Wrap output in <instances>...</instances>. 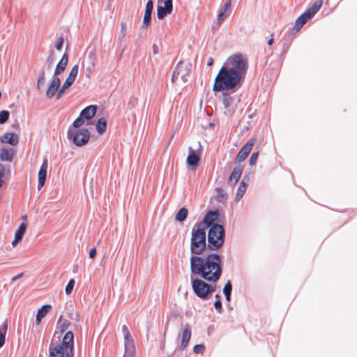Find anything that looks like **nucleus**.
Returning a JSON list of instances; mask_svg holds the SVG:
<instances>
[{
	"instance_id": "nucleus-38",
	"label": "nucleus",
	"mask_w": 357,
	"mask_h": 357,
	"mask_svg": "<svg viewBox=\"0 0 357 357\" xmlns=\"http://www.w3.org/2000/svg\"><path fill=\"white\" fill-rule=\"evenodd\" d=\"M74 285H75V280L73 279H70L65 289V291L67 295H69L71 294V292L73 289Z\"/></svg>"
},
{
	"instance_id": "nucleus-17",
	"label": "nucleus",
	"mask_w": 357,
	"mask_h": 357,
	"mask_svg": "<svg viewBox=\"0 0 357 357\" xmlns=\"http://www.w3.org/2000/svg\"><path fill=\"white\" fill-rule=\"evenodd\" d=\"M200 161V157L191 148L189 149V154L187 158V164L195 169Z\"/></svg>"
},
{
	"instance_id": "nucleus-61",
	"label": "nucleus",
	"mask_w": 357,
	"mask_h": 357,
	"mask_svg": "<svg viewBox=\"0 0 357 357\" xmlns=\"http://www.w3.org/2000/svg\"><path fill=\"white\" fill-rule=\"evenodd\" d=\"M3 184V181L1 178H0V188L2 187Z\"/></svg>"
},
{
	"instance_id": "nucleus-56",
	"label": "nucleus",
	"mask_w": 357,
	"mask_h": 357,
	"mask_svg": "<svg viewBox=\"0 0 357 357\" xmlns=\"http://www.w3.org/2000/svg\"><path fill=\"white\" fill-rule=\"evenodd\" d=\"M67 82H70V84H73L74 82H75V79L69 76H68V77L66 78V79Z\"/></svg>"
},
{
	"instance_id": "nucleus-4",
	"label": "nucleus",
	"mask_w": 357,
	"mask_h": 357,
	"mask_svg": "<svg viewBox=\"0 0 357 357\" xmlns=\"http://www.w3.org/2000/svg\"><path fill=\"white\" fill-rule=\"evenodd\" d=\"M190 280L192 288L195 295L202 300L208 298L209 295L215 291V285L213 286L206 283L204 278L198 274H192L190 272Z\"/></svg>"
},
{
	"instance_id": "nucleus-40",
	"label": "nucleus",
	"mask_w": 357,
	"mask_h": 357,
	"mask_svg": "<svg viewBox=\"0 0 357 357\" xmlns=\"http://www.w3.org/2000/svg\"><path fill=\"white\" fill-rule=\"evenodd\" d=\"M78 70H79V66L77 64H76L72 68L68 76L73 78L75 80L76 77L78 74Z\"/></svg>"
},
{
	"instance_id": "nucleus-34",
	"label": "nucleus",
	"mask_w": 357,
	"mask_h": 357,
	"mask_svg": "<svg viewBox=\"0 0 357 357\" xmlns=\"http://www.w3.org/2000/svg\"><path fill=\"white\" fill-rule=\"evenodd\" d=\"M151 13L144 12L143 18V27L146 29L151 25Z\"/></svg>"
},
{
	"instance_id": "nucleus-36",
	"label": "nucleus",
	"mask_w": 357,
	"mask_h": 357,
	"mask_svg": "<svg viewBox=\"0 0 357 357\" xmlns=\"http://www.w3.org/2000/svg\"><path fill=\"white\" fill-rule=\"evenodd\" d=\"M10 116V113L7 110H2L0 112V124L6 123Z\"/></svg>"
},
{
	"instance_id": "nucleus-2",
	"label": "nucleus",
	"mask_w": 357,
	"mask_h": 357,
	"mask_svg": "<svg viewBox=\"0 0 357 357\" xmlns=\"http://www.w3.org/2000/svg\"><path fill=\"white\" fill-rule=\"evenodd\" d=\"M249 66L246 54L236 53L229 56L217 74L213 91L234 92L244 79Z\"/></svg>"
},
{
	"instance_id": "nucleus-45",
	"label": "nucleus",
	"mask_w": 357,
	"mask_h": 357,
	"mask_svg": "<svg viewBox=\"0 0 357 357\" xmlns=\"http://www.w3.org/2000/svg\"><path fill=\"white\" fill-rule=\"evenodd\" d=\"M63 37H59L58 38V40H57V43L55 45V47L57 50H61V48H62V46H63Z\"/></svg>"
},
{
	"instance_id": "nucleus-18",
	"label": "nucleus",
	"mask_w": 357,
	"mask_h": 357,
	"mask_svg": "<svg viewBox=\"0 0 357 357\" xmlns=\"http://www.w3.org/2000/svg\"><path fill=\"white\" fill-rule=\"evenodd\" d=\"M48 167L47 160L45 159L38 172V185L43 186L45 182Z\"/></svg>"
},
{
	"instance_id": "nucleus-23",
	"label": "nucleus",
	"mask_w": 357,
	"mask_h": 357,
	"mask_svg": "<svg viewBox=\"0 0 357 357\" xmlns=\"http://www.w3.org/2000/svg\"><path fill=\"white\" fill-rule=\"evenodd\" d=\"M242 172L243 168L241 166H237L234 167L229 176V181L234 182V184H236L238 182V179L240 178Z\"/></svg>"
},
{
	"instance_id": "nucleus-25",
	"label": "nucleus",
	"mask_w": 357,
	"mask_h": 357,
	"mask_svg": "<svg viewBox=\"0 0 357 357\" xmlns=\"http://www.w3.org/2000/svg\"><path fill=\"white\" fill-rule=\"evenodd\" d=\"M246 189H247V185L243 181H242L240 183L239 186L238 188L237 193L236 195V199H241L243 197V195L245 194Z\"/></svg>"
},
{
	"instance_id": "nucleus-27",
	"label": "nucleus",
	"mask_w": 357,
	"mask_h": 357,
	"mask_svg": "<svg viewBox=\"0 0 357 357\" xmlns=\"http://www.w3.org/2000/svg\"><path fill=\"white\" fill-rule=\"evenodd\" d=\"M234 99L232 97L225 95L223 98V105L226 109L234 110V106L232 105Z\"/></svg>"
},
{
	"instance_id": "nucleus-62",
	"label": "nucleus",
	"mask_w": 357,
	"mask_h": 357,
	"mask_svg": "<svg viewBox=\"0 0 357 357\" xmlns=\"http://www.w3.org/2000/svg\"><path fill=\"white\" fill-rule=\"evenodd\" d=\"M215 298L218 299V300H220V295L219 294H216L215 295Z\"/></svg>"
},
{
	"instance_id": "nucleus-39",
	"label": "nucleus",
	"mask_w": 357,
	"mask_h": 357,
	"mask_svg": "<svg viewBox=\"0 0 357 357\" xmlns=\"http://www.w3.org/2000/svg\"><path fill=\"white\" fill-rule=\"evenodd\" d=\"M205 346L203 344H196L193 348V351L195 354H203L205 351Z\"/></svg>"
},
{
	"instance_id": "nucleus-8",
	"label": "nucleus",
	"mask_w": 357,
	"mask_h": 357,
	"mask_svg": "<svg viewBox=\"0 0 357 357\" xmlns=\"http://www.w3.org/2000/svg\"><path fill=\"white\" fill-rule=\"evenodd\" d=\"M68 137L73 141L75 146H82L88 143L90 139V132L86 128L73 130L70 128L68 130Z\"/></svg>"
},
{
	"instance_id": "nucleus-20",
	"label": "nucleus",
	"mask_w": 357,
	"mask_h": 357,
	"mask_svg": "<svg viewBox=\"0 0 357 357\" xmlns=\"http://www.w3.org/2000/svg\"><path fill=\"white\" fill-rule=\"evenodd\" d=\"M15 155V151L12 149L2 148L0 149V160L2 161L12 162Z\"/></svg>"
},
{
	"instance_id": "nucleus-30",
	"label": "nucleus",
	"mask_w": 357,
	"mask_h": 357,
	"mask_svg": "<svg viewBox=\"0 0 357 357\" xmlns=\"http://www.w3.org/2000/svg\"><path fill=\"white\" fill-rule=\"evenodd\" d=\"M52 308L50 305H43L37 312V315L38 317H41L42 319L45 317L47 313Z\"/></svg>"
},
{
	"instance_id": "nucleus-44",
	"label": "nucleus",
	"mask_w": 357,
	"mask_h": 357,
	"mask_svg": "<svg viewBox=\"0 0 357 357\" xmlns=\"http://www.w3.org/2000/svg\"><path fill=\"white\" fill-rule=\"evenodd\" d=\"M45 81V74H44V73H43L42 75L38 79L37 86L38 89L44 84Z\"/></svg>"
},
{
	"instance_id": "nucleus-5",
	"label": "nucleus",
	"mask_w": 357,
	"mask_h": 357,
	"mask_svg": "<svg viewBox=\"0 0 357 357\" xmlns=\"http://www.w3.org/2000/svg\"><path fill=\"white\" fill-rule=\"evenodd\" d=\"M225 231L222 225H213L208 228L207 234L208 249L216 251L221 248L225 243Z\"/></svg>"
},
{
	"instance_id": "nucleus-42",
	"label": "nucleus",
	"mask_w": 357,
	"mask_h": 357,
	"mask_svg": "<svg viewBox=\"0 0 357 357\" xmlns=\"http://www.w3.org/2000/svg\"><path fill=\"white\" fill-rule=\"evenodd\" d=\"M258 158V152L252 153L249 160V163L251 166L255 165Z\"/></svg>"
},
{
	"instance_id": "nucleus-43",
	"label": "nucleus",
	"mask_w": 357,
	"mask_h": 357,
	"mask_svg": "<svg viewBox=\"0 0 357 357\" xmlns=\"http://www.w3.org/2000/svg\"><path fill=\"white\" fill-rule=\"evenodd\" d=\"M153 8V1L152 0H149L146 4L145 12L152 13Z\"/></svg>"
},
{
	"instance_id": "nucleus-16",
	"label": "nucleus",
	"mask_w": 357,
	"mask_h": 357,
	"mask_svg": "<svg viewBox=\"0 0 357 357\" xmlns=\"http://www.w3.org/2000/svg\"><path fill=\"white\" fill-rule=\"evenodd\" d=\"M191 337V328L190 325L185 324L183 333H182V340L179 347V349L183 350L188 346L189 341Z\"/></svg>"
},
{
	"instance_id": "nucleus-58",
	"label": "nucleus",
	"mask_w": 357,
	"mask_h": 357,
	"mask_svg": "<svg viewBox=\"0 0 357 357\" xmlns=\"http://www.w3.org/2000/svg\"><path fill=\"white\" fill-rule=\"evenodd\" d=\"M79 314L78 313H77V312H76V313L75 314V317H73L72 316V317H71V319H76V320H78V319H79Z\"/></svg>"
},
{
	"instance_id": "nucleus-51",
	"label": "nucleus",
	"mask_w": 357,
	"mask_h": 357,
	"mask_svg": "<svg viewBox=\"0 0 357 357\" xmlns=\"http://www.w3.org/2000/svg\"><path fill=\"white\" fill-rule=\"evenodd\" d=\"M22 275H23V273H20V274H18V275H17L14 276V277L12 278V281H13V282H14V281H15V280H18V279L21 278L22 277Z\"/></svg>"
},
{
	"instance_id": "nucleus-10",
	"label": "nucleus",
	"mask_w": 357,
	"mask_h": 357,
	"mask_svg": "<svg viewBox=\"0 0 357 357\" xmlns=\"http://www.w3.org/2000/svg\"><path fill=\"white\" fill-rule=\"evenodd\" d=\"M219 213L218 211H210L204 216L203 220L195 225H202L200 227L210 228L213 225H218L215 223L218 219Z\"/></svg>"
},
{
	"instance_id": "nucleus-12",
	"label": "nucleus",
	"mask_w": 357,
	"mask_h": 357,
	"mask_svg": "<svg viewBox=\"0 0 357 357\" xmlns=\"http://www.w3.org/2000/svg\"><path fill=\"white\" fill-rule=\"evenodd\" d=\"M254 142V140H250L241 148L236 158L237 162H243L246 159L253 147Z\"/></svg>"
},
{
	"instance_id": "nucleus-55",
	"label": "nucleus",
	"mask_w": 357,
	"mask_h": 357,
	"mask_svg": "<svg viewBox=\"0 0 357 357\" xmlns=\"http://www.w3.org/2000/svg\"><path fill=\"white\" fill-rule=\"evenodd\" d=\"M135 351L132 352V354H129L128 352L125 351L124 356L123 357H134Z\"/></svg>"
},
{
	"instance_id": "nucleus-22",
	"label": "nucleus",
	"mask_w": 357,
	"mask_h": 357,
	"mask_svg": "<svg viewBox=\"0 0 357 357\" xmlns=\"http://www.w3.org/2000/svg\"><path fill=\"white\" fill-rule=\"evenodd\" d=\"M231 6V1L227 0L222 8L218 16V23L221 24L227 17V12Z\"/></svg>"
},
{
	"instance_id": "nucleus-26",
	"label": "nucleus",
	"mask_w": 357,
	"mask_h": 357,
	"mask_svg": "<svg viewBox=\"0 0 357 357\" xmlns=\"http://www.w3.org/2000/svg\"><path fill=\"white\" fill-rule=\"evenodd\" d=\"M188 211L185 208H181L176 213V220L178 222H183L187 216Z\"/></svg>"
},
{
	"instance_id": "nucleus-47",
	"label": "nucleus",
	"mask_w": 357,
	"mask_h": 357,
	"mask_svg": "<svg viewBox=\"0 0 357 357\" xmlns=\"http://www.w3.org/2000/svg\"><path fill=\"white\" fill-rule=\"evenodd\" d=\"M70 325V322L68 321H65L61 326V331L63 333L67 330L68 326Z\"/></svg>"
},
{
	"instance_id": "nucleus-48",
	"label": "nucleus",
	"mask_w": 357,
	"mask_h": 357,
	"mask_svg": "<svg viewBox=\"0 0 357 357\" xmlns=\"http://www.w3.org/2000/svg\"><path fill=\"white\" fill-rule=\"evenodd\" d=\"M96 255V248H93L92 249L90 250L89 251V257L91 259H93Z\"/></svg>"
},
{
	"instance_id": "nucleus-21",
	"label": "nucleus",
	"mask_w": 357,
	"mask_h": 357,
	"mask_svg": "<svg viewBox=\"0 0 357 357\" xmlns=\"http://www.w3.org/2000/svg\"><path fill=\"white\" fill-rule=\"evenodd\" d=\"M97 112V106L96 105H89L84 108L80 113L81 116H82L86 120L91 119L96 114Z\"/></svg>"
},
{
	"instance_id": "nucleus-46",
	"label": "nucleus",
	"mask_w": 357,
	"mask_h": 357,
	"mask_svg": "<svg viewBox=\"0 0 357 357\" xmlns=\"http://www.w3.org/2000/svg\"><path fill=\"white\" fill-rule=\"evenodd\" d=\"M214 307L218 312H222V302L220 300H217L214 303Z\"/></svg>"
},
{
	"instance_id": "nucleus-29",
	"label": "nucleus",
	"mask_w": 357,
	"mask_h": 357,
	"mask_svg": "<svg viewBox=\"0 0 357 357\" xmlns=\"http://www.w3.org/2000/svg\"><path fill=\"white\" fill-rule=\"evenodd\" d=\"M71 85L72 84L65 80V82H63L61 87L59 90V92L56 94V100H59L62 97L65 91L67 90Z\"/></svg>"
},
{
	"instance_id": "nucleus-41",
	"label": "nucleus",
	"mask_w": 357,
	"mask_h": 357,
	"mask_svg": "<svg viewBox=\"0 0 357 357\" xmlns=\"http://www.w3.org/2000/svg\"><path fill=\"white\" fill-rule=\"evenodd\" d=\"M231 291H232V284H231V281L228 280L223 288V294H231Z\"/></svg>"
},
{
	"instance_id": "nucleus-13",
	"label": "nucleus",
	"mask_w": 357,
	"mask_h": 357,
	"mask_svg": "<svg viewBox=\"0 0 357 357\" xmlns=\"http://www.w3.org/2000/svg\"><path fill=\"white\" fill-rule=\"evenodd\" d=\"M96 54L95 52H90L88 54V63L86 68V77L90 78L95 70L96 66Z\"/></svg>"
},
{
	"instance_id": "nucleus-53",
	"label": "nucleus",
	"mask_w": 357,
	"mask_h": 357,
	"mask_svg": "<svg viewBox=\"0 0 357 357\" xmlns=\"http://www.w3.org/2000/svg\"><path fill=\"white\" fill-rule=\"evenodd\" d=\"M22 239H18V238H17L16 236H15V238H14V240L12 242V245L13 246H15Z\"/></svg>"
},
{
	"instance_id": "nucleus-31",
	"label": "nucleus",
	"mask_w": 357,
	"mask_h": 357,
	"mask_svg": "<svg viewBox=\"0 0 357 357\" xmlns=\"http://www.w3.org/2000/svg\"><path fill=\"white\" fill-rule=\"evenodd\" d=\"M215 193L216 195L215 198L216 201H223L227 198L225 190L220 188H217L215 189Z\"/></svg>"
},
{
	"instance_id": "nucleus-49",
	"label": "nucleus",
	"mask_w": 357,
	"mask_h": 357,
	"mask_svg": "<svg viewBox=\"0 0 357 357\" xmlns=\"http://www.w3.org/2000/svg\"><path fill=\"white\" fill-rule=\"evenodd\" d=\"M5 173V167L0 164V178L2 179V177L4 176Z\"/></svg>"
},
{
	"instance_id": "nucleus-37",
	"label": "nucleus",
	"mask_w": 357,
	"mask_h": 357,
	"mask_svg": "<svg viewBox=\"0 0 357 357\" xmlns=\"http://www.w3.org/2000/svg\"><path fill=\"white\" fill-rule=\"evenodd\" d=\"M84 119H85L80 114L79 116L74 121L73 123V127L75 128L82 127L84 125Z\"/></svg>"
},
{
	"instance_id": "nucleus-11",
	"label": "nucleus",
	"mask_w": 357,
	"mask_h": 357,
	"mask_svg": "<svg viewBox=\"0 0 357 357\" xmlns=\"http://www.w3.org/2000/svg\"><path fill=\"white\" fill-rule=\"evenodd\" d=\"M122 333L124 337L125 351L129 354H132V351H135V344L130 336L128 328L126 325L122 326Z\"/></svg>"
},
{
	"instance_id": "nucleus-32",
	"label": "nucleus",
	"mask_w": 357,
	"mask_h": 357,
	"mask_svg": "<svg viewBox=\"0 0 357 357\" xmlns=\"http://www.w3.org/2000/svg\"><path fill=\"white\" fill-rule=\"evenodd\" d=\"M127 23L126 22H121V29L119 33V39L123 41L127 36Z\"/></svg>"
},
{
	"instance_id": "nucleus-14",
	"label": "nucleus",
	"mask_w": 357,
	"mask_h": 357,
	"mask_svg": "<svg viewBox=\"0 0 357 357\" xmlns=\"http://www.w3.org/2000/svg\"><path fill=\"white\" fill-rule=\"evenodd\" d=\"M60 84L61 80L59 77H56L53 78L46 91L47 98H52L54 96L57 94L56 93H58L60 89Z\"/></svg>"
},
{
	"instance_id": "nucleus-63",
	"label": "nucleus",
	"mask_w": 357,
	"mask_h": 357,
	"mask_svg": "<svg viewBox=\"0 0 357 357\" xmlns=\"http://www.w3.org/2000/svg\"><path fill=\"white\" fill-rule=\"evenodd\" d=\"M61 319H62V315H61V316L59 317V321H60L61 320Z\"/></svg>"
},
{
	"instance_id": "nucleus-35",
	"label": "nucleus",
	"mask_w": 357,
	"mask_h": 357,
	"mask_svg": "<svg viewBox=\"0 0 357 357\" xmlns=\"http://www.w3.org/2000/svg\"><path fill=\"white\" fill-rule=\"evenodd\" d=\"M138 104V98L135 96H132L128 102V107L130 109H133Z\"/></svg>"
},
{
	"instance_id": "nucleus-50",
	"label": "nucleus",
	"mask_w": 357,
	"mask_h": 357,
	"mask_svg": "<svg viewBox=\"0 0 357 357\" xmlns=\"http://www.w3.org/2000/svg\"><path fill=\"white\" fill-rule=\"evenodd\" d=\"M273 36H274V33H273L271 35V38L267 42L268 45H270V46L272 45L273 43V41H274Z\"/></svg>"
},
{
	"instance_id": "nucleus-52",
	"label": "nucleus",
	"mask_w": 357,
	"mask_h": 357,
	"mask_svg": "<svg viewBox=\"0 0 357 357\" xmlns=\"http://www.w3.org/2000/svg\"><path fill=\"white\" fill-rule=\"evenodd\" d=\"M169 319L167 320L166 323H165V331H164V333H163V336L164 337H165L166 335V332L167 331V328H168V324H169Z\"/></svg>"
},
{
	"instance_id": "nucleus-54",
	"label": "nucleus",
	"mask_w": 357,
	"mask_h": 357,
	"mask_svg": "<svg viewBox=\"0 0 357 357\" xmlns=\"http://www.w3.org/2000/svg\"><path fill=\"white\" fill-rule=\"evenodd\" d=\"M213 59L212 57L208 58V61H207V65L208 66H211L213 65Z\"/></svg>"
},
{
	"instance_id": "nucleus-6",
	"label": "nucleus",
	"mask_w": 357,
	"mask_h": 357,
	"mask_svg": "<svg viewBox=\"0 0 357 357\" xmlns=\"http://www.w3.org/2000/svg\"><path fill=\"white\" fill-rule=\"evenodd\" d=\"M192 67V64L189 61L178 62L173 72L172 82L174 83L181 82L183 84H186L189 81Z\"/></svg>"
},
{
	"instance_id": "nucleus-9",
	"label": "nucleus",
	"mask_w": 357,
	"mask_h": 357,
	"mask_svg": "<svg viewBox=\"0 0 357 357\" xmlns=\"http://www.w3.org/2000/svg\"><path fill=\"white\" fill-rule=\"evenodd\" d=\"M172 10V0H158L157 17L159 20H162L165 16L171 14Z\"/></svg>"
},
{
	"instance_id": "nucleus-1",
	"label": "nucleus",
	"mask_w": 357,
	"mask_h": 357,
	"mask_svg": "<svg viewBox=\"0 0 357 357\" xmlns=\"http://www.w3.org/2000/svg\"><path fill=\"white\" fill-rule=\"evenodd\" d=\"M202 225H194L191 231L190 250V272L198 274L208 282L216 283L222 273L221 257L217 253H211L202 257L208 248L206 230Z\"/></svg>"
},
{
	"instance_id": "nucleus-3",
	"label": "nucleus",
	"mask_w": 357,
	"mask_h": 357,
	"mask_svg": "<svg viewBox=\"0 0 357 357\" xmlns=\"http://www.w3.org/2000/svg\"><path fill=\"white\" fill-rule=\"evenodd\" d=\"M74 335L68 331L63 336L62 342L49 348V357H74Z\"/></svg>"
},
{
	"instance_id": "nucleus-24",
	"label": "nucleus",
	"mask_w": 357,
	"mask_h": 357,
	"mask_svg": "<svg viewBox=\"0 0 357 357\" xmlns=\"http://www.w3.org/2000/svg\"><path fill=\"white\" fill-rule=\"evenodd\" d=\"M96 130L98 133L102 134L105 132L107 128V122L106 120L104 118H101L98 119L96 123Z\"/></svg>"
},
{
	"instance_id": "nucleus-7",
	"label": "nucleus",
	"mask_w": 357,
	"mask_h": 357,
	"mask_svg": "<svg viewBox=\"0 0 357 357\" xmlns=\"http://www.w3.org/2000/svg\"><path fill=\"white\" fill-rule=\"evenodd\" d=\"M322 5L323 0H317L305 12L296 19L294 29L296 31H299L301 28L318 12Z\"/></svg>"
},
{
	"instance_id": "nucleus-59",
	"label": "nucleus",
	"mask_w": 357,
	"mask_h": 357,
	"mask_svg": "<svg viewBox=\"0 0 357 357\" xmlns=\"http://www.w3.org/2000/svg\"><path fill=\"white\" fill-rule=\"evenodd\" d=\"M41 319H42V318L41 317H38V315L36 314V323H37V324H40Z\"/></svg>"
},
{
	"instance_id": "nucleus-28",
	"label": "nucleus",
	"mask_w": 357,
	"mask_h": 357,
	"mask_svg": "<svg viewBox=\"0 0 357 357\" xmlns=\"http://www.w3.org/2000/svg\"><path fill=\"white\" fill-rule=\"evenodd\" d=\"M26 229V225L25 223H21L15 233V236L18 239H22L23 236Z\"/></svg>"
},
{
	"instance_id": "nucleus-60",
	"label": "nucleus",
	"mask_w": 357,
	"mask_h": 357,
	"mask_svg": "<svg viewBox=\"0 0 357 357\" xmlns=\"http://www.w3.org/2000/svg\"><path fill=\"white\" fill-rule=\"evenodd\" d=\"M21 219L23 220V221H26L27 220V215H24L22 216Z\"/></svg>"
},
{
	"instance_id": "nucleus-15",
	"label": "nucleus",
	"mask_w": 357,
	"mask_h": 357,
	"mask_svg": "<svg viewBox=\"0 0 357 357\" xmlns=\"http://www.w3.org/2000/svg\"><path fill=\"white\" fill-rule=\"evenodd\" d=\"M18 136L14 132H8L0 136V142L1 143H8L12 146H16L18 144Z\"/></svg>"
},
{
	"instance_id": "nucleus-33",
	"label": "nucleus",
	"mask_w": 357,
	"mask_h": 357,
	"mask_svg": "<svg viewBox=\"0 0 357 357\" xmlns=\"http://www.w3.org/2000/svg\"><path fill=\"white\" fill-rule=\"evenodd\" d=\"M7 323H4L3 326L0 329V348L2 347L5 343V337L7 331Z\"/></svg>"
},
{
	"instance_id": "nucleus-19",
	"label": "nucleus",
	"mask_w": 357,
	"mask_h": 357,
	"mask_svg": "<svg viewBox=\"0 0 357 357\" xmlns=\"http://www.w3.org/2000/svg\"><path fill=\"white\" fill-rule=\"evenodd\" d=\"M68 62V56L67 53H65L55 68L54 75H57L62 73L65 70V69L67 66Z\"/></svg>"
},
{
	"instance_id": "nucleus-57",
	"label": "nucleus",
	"mask_w": 357,
	"mask_h": 357,
	"mask_svg": "<svg viewBox=\"0 0 357 357\" xmlns=\"http://www.w3.org/2000/svg\"><path fill=\"white\" fill-rule=\"evenodd\" d=\"M231 294H224V295L225 296V298H226V300H227V301H229H229H230V300H231Z\"/></svg>"
}]
</instances>
